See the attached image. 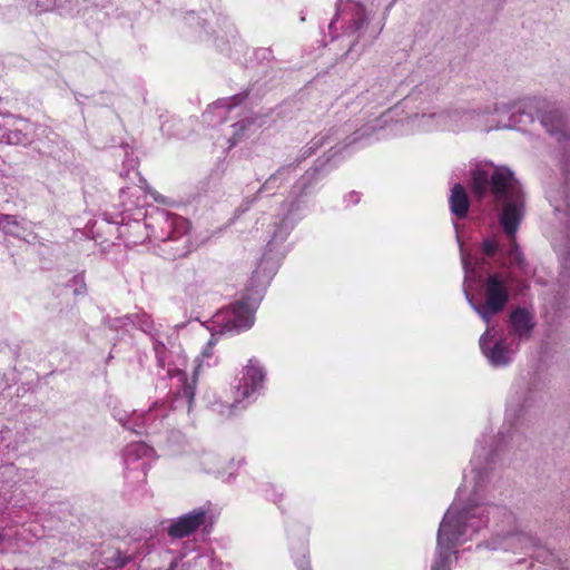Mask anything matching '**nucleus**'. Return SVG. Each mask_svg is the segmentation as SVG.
I'll return each mask as SVG.
<instances>
[{
  "instance_id": "f257e3e1",
  "label": "nucleus",
  "mask_w": 570,
  "mask_h": 570,
  "mask_svg": "<svg viewBox=\"0 0 570 570\" xmlns=\"http://www.w3.org/2000/svg\"><path fill=\"white\" fill-rule=\"evenodd\" d=\"M479 491L480 487L475 485L473 497L465 502L460 490L444 514L438 531V558L432 570H446L452 549L469 540L485 523V508L479 503Z\"/></svg>"
},
{
  "instance_id": "f03ea898",
  "label": "nucleus",
  "mask_w": 570,
  "mask_h": 570,
  "mask_svg": "<svg viewBox=\"0 0 570 570\" xmlns=\"http://www.w3.org/2000/svg\"><path fill=\"white\" fill-rule=\"evenodd\" d=\"M491 185L495 200L503 202L500 224L505 234L514 238L523 216V196L518 180L508 167H498L490 176L483 169L472 171L471 189L478 199H482Z\"/></svg>"
},
{
  "instance_id": "7ed1b4c3",
  "label": "nucleus",
  "mask_w": 570,
  "mask_h": 570,
  "mask_svg": "<svg viewBox=\"0 0 570 570\" xmlns=\"http://www.w3.org/2000/svg\"><path fill=\"white\" fill-rule=\"evenodd\" d=\"M465 297L473 311L489 323L492 316L504 309L509 302V289L505 283L495 274L489 275L484 283V302L475 304L468 293Z\"/></svg>"
},
{
  "instance_id": "20e7f679",
  "label": "nucleus",
  "mask_w": 570,
  "mask_h": 570,
  "mask_svg": "<svg viewBox=\"0 0 570 570\" xmlns=\"http://www.w3.org/2000/svg\"><path fill=\"white\" fill-rule=\"evenodd\" d=\"M254 311L255 306L239 303L219 313L216 323H222V332L246 330L254 323Z\"/></svg>"
},
{
  "instance_id": "39448f33",
  "label": "nucleus",
  "mask_w": 570,
  "mask_h": 570,
  "mask_svg": "<svg viewBox=\"0 0 570 570\" xmlns=\"http://www.w3.org/2000/svg\"><path fill=\"white\" fill-rule=\"evenodd\" d=\"M493 337L494 327H488L480 337V348L492 366H507L512 360V352L504 338H500L493 345H489Z\"/></svg>"
},
{
  "instance_id": "423d86ee",
  "label": "nucleus",
  "mask_w": 570,
  "mask_h": 570,
  "mask_svg": "<svg viewBox=\"0 0 570 570\" xmlns=\"http://www.w3.org/2000/svg\"><path fill=\"white\" fill-rule=\"evenodd\" d=\"M548 107L544 99L539 97H523L511 104L495 105L494 112H508L512 117L517 115L527 116L530 121H533L534 117L542 115V111Z\"/></svg>"
},
{
  "instance_id": "0eeeda50",
  "label": "nucleus",
  "mask_w": 570,
  "mask_h": 570,
  "mask_svg": "<svg viewBox=\"0 0 570 570\" xmlns=\"http://www.w3.org/2000/svg\"><path fill=\"white\" fill-rule=\"evenodd\" d=\"M264 381L265 371L263 367L257 361L249 360L237 385V393L240 394L243 400L248 399L263 386Z\"/></svg>"
},
{
  "instance_id": "6e6552de",
  "label": "nucleus",
  "mask_w": 570,
  "mask_h": 570,
  "mask_svg": "<svg viewBox=\"0 0 570 570\" xmlns=\"http://www.w3.org/2000/svg\"><path fill=\"white\" fill-rule=\"evenodd\" d=\"M206 512L202 509L177 518L168 527V534L173 538H184L196 531L205 520Z\"/></svg>"
},
{
  "instance_id": "1a4fd4ad",
  "label": "nucleus",
  "mask_w": 570,
  "mask_h": 570,
  "mask_svg": "<svg viewBox=\"0 0 570 570\" xmlns=\"http://www.w3.org/2000/svg\"><path fill=\"white\" fill-rule=\"evenodd\" d=\"M481 117L479 111H453L440 116V119L446 129L460 131L479 127Z\"/></svg>"
},
{
  "instance_id": "9d476101",
  "label": "nucleus",
  "mask_w": 570,
  "mask_h": 570,
  "mask_svg": "<svg viewBox=\"0 0 570 570\" xmlns=\"http://www.w3.org/2000/svg\"><path fill=\"white\" fill-rule=\"evenodd\" d=\"M513 334L519 338H529L534 327L533 314L525 308L518 307L510 315Z\"/></svg>"
},
{
  "instance_id": "9b49d317",
  "label": "nucleus",
  "mask_w": 570,
  "mask_h": 570,
  "mask_svg": "<svg viewBox=\"0 0 570 570\" xmlns=\"http://www.w3.org/2000/svg\"><path fill=\"white\" fill-rule=\"evenodd\" d=\"M540 122L548 134L554 136L558 141L562 140L564 137L563 118L558 110H547L546 108L540 116Z\"/></svg>"
},
{
  "instance_id": "f8f14e48",
  "label": "nucleus",
  "mask_w": 570,
  "mask_h": 570,
  "mask_svg": "<svg viewBox=\"0 0 570 570\" xmlns=\"http://www.w3.org/2000/svg\"><path fill=\"white\" fill-rule=\"evenodd\" d=\"M449 202L452 214L460 218L466 216L470 203L466 191L461 184H455L452 187Z\"/></svg>"
},
{
  "instance_id": "ddd939ff",
  "label": "nucleus",
  "mask_w": 570,
  "mask_h": 570,
  "mask_svg": "<svg viewBox=\"0 0 570 570\" xmlns=\"http://www.w3.org/2000/svg\"><path fill=\"white\" fill-rule=\"evenodd\" d=\"M216 344L215 335H212V338L208 341L205 348L202 351L200 355L196 358V367H195V375L199 373V371L204 366H212L216 364V358L214 357L213 347Z\"/></svg>"
},
{
  "instance_id": "4468645a",
  "label": "nucleus",
  "mask_w": 570,
  "mask_h": 570,
  "mask_svg": "<svg viewBox=\"0 0 570 570\" xmlns=\"http://www.w3.org/2000/svg\"><path fill=\"white\" fill-rule=\"evenodd\" d=\"M510 256L513 263L518 264L520 267L524 266V257L521 253L519 246L513 243L511 249H510Z\"/></svg>"
},
{
  "instance_id": "2eb2a0df",
  "label": "nucleus",
  "mask_w": 570,
  "mask_h": 570,
  "mask_svg": "<svg viewBox=\"0 0 570 570\" xmlns=\"http://www.w3.org/2000/svg\"><path fill=\"white\" fill-rule=\"evenodd\" d=\"M482 249L485 255L493 256L498 250V243L495 239L487 238L482 244Z\"/></svg>"
},
{
  "instance_id": "dca6fc26",
  "label": "nucleus",
  "mask_w": 570,
  "mask_h": 570,
  "mask_svg": "<svg viewBox=\"0 0 570 570\" xmlns=\"http://www.w3.org/2000/svg\"><path fill=\"white\" fill-rule=\"evenodd\" d=\"M16 219L12 216H2L0 220V225H3V227H7L9 225H16Z\"/></svg>"
},
{
  "instance_id": "f3484780",
  "label": "nucleus",
  "mask_w": 570,
  "mask_h": 570,
  "mask_svg": "<svg viewBox=\"0 0 570 570\" xmlns=\"http://www.w3.org/2000/svg\"><path fill=\"white\" fill-rule=\"evenodd\" d=\"M139 450L145 451L146 449L142 445H138V444L131 445L127 449L128 452H132V451L138 452Z\"/></svg>"
},
{
  "instance_id": "a211bd4d",
  "label": "nucleus",
  "mask_w": 570,
  "mask_h": 570,
  "mask_svg": "<svg viewBox=\"0 0 570 570\" xmlns=\"http://www.w3.org/2000/svg\"><path fill=\"white\" fill-rule=\"evenodd\" d=\"M248 122L247 121H239L237 122L234 127L236 128V130H244L246 127H247Z\"/></svg>"
},
{
  "instance_id": "6ab92c4d",
  "label": "nucleus",
  "mask_w": 570,
  "mask_h": 570,
  "mask_svg": "<svg viewBox=\"0 0 570 570\" xmlns=\"http://www.w3.org/2000/svg\"><path fill=\"white\" fill-rule=\"evenodd\" d=\"M517 540L521 543H528L530 541L525 535L518 537Z\"/></svg>"
},
{
  "instance_id": "aec40b11",
  "label": "nucleus",
  "mask_w": 570,
  "mask_h": 570,
  "mask_svg": "<svg viewBox=\"0 0 570 570\" xmlns=\"http://www.w3.org/2000/svg\"><path fill=\"white\" fill-rule=\"evenodd\" d=\"M154 199H155L156 202H158V203H163V204L165 203V198H164L163 196H160V195H156V194H155V195H154Z\"/></svg>"
},
{
  "instance_id": "412c9836",
  "label": "nucleus",
  "mask_w": 570,
  "mask_h": 570,
  "mask_svg": "<svg viewBox=\"0 0 570 570\" xmlns=\"http://www.w3.org/2000/svg\"><path fill=\"white\" fill-rule=\"evenodd\" d=\"M127 562H128V560L126 558L119 559V561H117V567H124Z\"/></svg>"
},
{
  "instance_id": "4be33fe9",
  "label": "nucleus",
  "mask_w": 570,
  "mask_h": 570,
  "mask_svg": "<svg viewBox=\"0 0 570 570\" xmlns=\"http://www.w3.org/2000/svg\"><path fill=\"white\" fill-rule=\"evenodd\" d=\"M462 261H463V266H464V268L466 269V268H468V262H466V259H465V258H462Z\"/></svg>"
},
{
  "instance_id": "5701e85b",
  "label": "nucleus",
  "mask_w": 570,
  "mask_h": 570,
  "mask_svg": "<svg viewBox=\"0 0 570 570\" xmlns=\"http://www.w3.org/2000/svg\"><path fill=\"white\" fill-rule=\"evenodd\" d=\"M13 135H16V132H10L9 134V139L12 140L13 139Z\"/></svg>"
}]
</instances>
